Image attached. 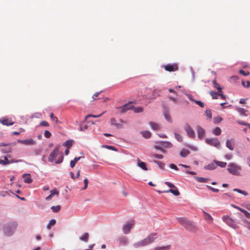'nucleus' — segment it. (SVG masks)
Listing matches in <instances>:
<instances>
[{
    "mask_svg": "<svg viewBox=\"0 0 250 250\" xmlns=\"http://www.w3.org/2000/svg\"><path fill=\"white\" fill-rule=\"evenodd\" d=\"M157 237V233H151L148 236H147L146 238L144 239V242L146 245V246L153 243L154 240Z\"/></svg>",
    "mask_w": 250,
    "mask_h": 250,
    "instance_id": "obj_6",
    "label": "nucleus"
},
{
    "mask_svg": "<svg viewBox=\"0 0 250 250\" xmlns=\"http://www.w3.org/2000/svg\"><path fill=\"white\" fill-rule=\"evenodd\" d=\"M100 92H97L93 94V95L92 96V98H93V100H95L97 99V97L99 96Z\"/></svg>",
    "mask_w": 250,
    "mask_h": 250,
    "instance_id": "obj_63",
    "label": "nucleus"
},
{
    "mask_svg": "<svg viewBox=\"0 0 250 250\" xmlns=\"http://www.w3.org/2000/svg\"><path fill=\"white\" fill-rule=\"evenodd\" d=\"M169 167L172 168V169H174L176 170H178V167L175 165V164H171L169 165Z\"/></svg>",
    "mask_w": 250,
    "mask_h": 250,
    "instance_id": "obj_61",
    "label": "nucleus"
},
{
    "mask_svg": "<svg viewBox=\"0 0 250 250\" xmlns=\"http://www.w3.org/2000/svg\"><path fill=\"white\" fill-rule=\"evenodd\" d=\"M205 168L208 170H213L215 169L216 167V164L215 163L214 161L211 163L208 164L205 166Z\"/></svg>",
    "mask_w": 250,
    "mask_h": 250,
    "instance_id": "obj_21",
    "label": "nucleus"
},
{
    "mask_svg": "<svg viewBox=\"0 0 250 250\" xmlns=\"http://www.w3.org/2000/svg\"><path fill=\"white\" fill-rule=\"evenodd\" d=\"M223 221L229 227L232 228L234 229H237L238 226L236 224V222L231 218L228 216H224L222 218Z\"/></svg>",
    "mask_w": 250,
    "mask_h": 250,
    "instance_id": "obj_4",
    "label": "nucleus"
},
{
    "mask_svg": "<svg viewBox=\"0 0 250 250\" xmlns=\"http://www.w3.org/2000/svg\"><path fill=\"white\" fill-rule=\"evenodd\" d=\"M189 153L190 152L188 150L184 149L180 152V155L182 157H186Z\"/></svg>",
    "mask_w": 250,
    "mask_h": 250,
    "instance_id": "obj_30",
    "label": "nucleus"
},
{
    "mask_svg": "<svg viewBox=\"0 0 250 250\" xmlns=\"http://www.w3.org/2000/svg\"><path fill=\"white\" fill-rule=\"evenodd\" d=\"M63 156L62 153H61L59 159L55 162L56 164H60L63 161Z\"/></svg>",
    "mask_w": 250,
    "mask_h": 250,
    "instance_id": "obj_46",
    "label": "nucleus"
},
{
    "mask_svg": "<svg viewBox=\"0 0 250 250\" xmlns=\"http://www.w3.org/2000/svg\"><path fill=\"white\" fill-rule=\"evenodd\" d=\"M151 155L153 157H154L155 158H157V159H163L164 158L163 155H162L161 154H156V153H152Z\"/></svg>",
    "mask_w": 250,
    "mask_h": 250,
    "instance_id": "obj_45",
    "label": "nucleus"
},
{
    "mask_svg": "<svg viewBox=\"0 0 250 250\" xmlns=\"http://www.w3.org/2000/svg\"><path fill=\"white\" fill-rule=\"evenodd\" d=\"M175 137L177 140L180 142L183 141V137L178 133H175Z\"/></svg>",
    "mask_w": 250,
    "mask_h": 250,
    "instance_id": "obj_43",
    "label": "nucleus"
},
{
    "mask_svg": "<svg viewBox=\"0 0 250 250\" xmlns=\"http://www.w3.org/2000/svg\"><path fill=\"white\" fill-rule=\"evenodd\" d=\"M72 144L73 141L67 140L63 144V146H66L67 148H69L72 146Z\"/></svg>",
    "mask_w": 250,
    "mask_h": 250,
    "instance_id": "obj_35",
    "label": "nucleus"
},
{
    "mask_svg": "<svg viewBox=\"0 0 250 250\" xmlns=\"http://www.w3.org/2000/svg\"><path fill=\"white\" fill-rule=\"evenodd\" d=\"M179 223L183 226L186 229L194 231H195L197 229L194 223L185 218H177Z\"/></svg>",
    "mask_w": 250,
    "mask_h": 250,
    "instance_id": "obj_1",
    "label": "nucleus"
},
{
    "mask_svg": "<svg viewBox=\"0 0 250 250\" xmlns=\"http://www.w3.org/2000/svg\"><path fill=\"white\" fill-rule=\"evenodd\" d=\"M142 135L146 138H149L151 136V133L148 131H143L141 132Z\"/></svg>",
    "mask_w": 250,
    "mask_h": 250,
    "instance_id": "obj_29",
    "label": "nucleus"
},
{
    "mask_svg": "<svg viewBox=\"0 0 250 250\" xmlns=\"http://www.w3.org/2000/svg\"><path fill=\"white\" fill-rule=\"evenodd\" d=\"M0 123L3 125L7 126L13 125L14 122L11 121V120L8 119H4L0 121Z\"/></svg>",
    "mask_w": 250,
    "mask_h": 250,
    "instance_id": "obj_19",
    "label": "nucleus"
},
{
    "mask_svg": "<svg viewBox=\"0 0 250 250\" xmlns=\"http://www.w3.org/2000/svg\"><path fill=\"white\" fill-rule=\"evenodd\" d=\"M56 220L55 219H52L51 220L49 223L47 225V228L48 229H50L51 226H54L56 224Z\"/></svg>",
    "mask_w": 250,
    "mask_h": 250,
    "instance_id": "obj_39",
    "label": "nucleus"
},
{
    "mask_svg": "<svg viewBox=\"0 0 250 250\" xmlns=\"http://www.w3.org/2000/svg\"><path fill=\"white\" fill-rule=\"evenodd\" d=\"M59 147H56L52 152L50 153L48 157V161L50 162H53L55 158L59 154Z\"/></svg>",
    "mask_w": 250,
    "mask_h": 250,
    "instance_id": "obj_7",
    "label": "nucleus"
},
{
    "mask_svg": "<svg viewBox=\"0 0 250 250\" xmlns=\"http://www.w3.org/2000/svg\"><path fill=\"white\" fill-rule=\"evenodd\" d=\"M133 106L132 105V103H129L125 104L124 105L118 107V109H120V113L123 114L125 113L129 109H132Z\"/></svg>",
    "mask_w": 250,
    "mask_h": 250,
    "instance_id": "obj_9",
    "label": "nucleus"
},
{
    "mask_svg": "<svg viewBox=\"0 0 250 250\" xmlns=\"http://www.w3.org/2000/svg\"><path fill=\"white\" fill-rule=\"evenodd\" d=\"M203 213H204V214L205 219L206 221H208V222H211L212 221L213 218L210 216V215L208 214V213L205 212V211H204Z\"/></svg>",
    "mask_w": 250,
    "mask_h": 250,
    "instance_id": "obj_27",
    "label": "nucleus"
},
{
    "mask_svg": "<svg viewBox=\"0 0 250 250\" xmlns=\"http://www.w3.org/2000/svg\"><path fill=\"white\" fill-rule=\"evenodd\" d=\"M149 125L151 126V128L153 130H155V131L159 130L161 128V126L158 124L153 122H150Z\"/></svg>",
    "mask_w": 250,
    "mask_h": 250,
    "instance_id": "obj_15",
    "label": "nucleus"
},
{
    "mask_svg": "<svg viewBox=\"0 0 250 250\" xmlns=\"http://www.w3.org/2000/svg\"><path fill=\"white\" fill-rule=\"evenodd\" d=\"M0 163L3 165L9 164V160L7 159V157L4 156L3 160H0Z\"/></svg>",
    "mask_w": 250,
    "mask_h": 250,
    "instance_id": "obj_36",
    "label": "nucleus"
},
{
    "mask_svg": "<svg viewBox=\"0 0 250 250\" xmlns=\"http://www.w3.org/2000/svg\"><path fill=\"white\" fill-rule=\"evenodd\" d=\"M133 225H134V223L127 224L125 225L123 228V230L124 233H125V234L128 233L130 232V229H131V228L132 227V226H133Z\"/></svg>",
    "mask_w": 250,
    "mask_h": 250,
    "instance_id": "obj_13",
    "label": "nucleus"
},
{
    "mask_svg": "<svg viewBox=\"0 0 250 250\" xmlns=\"http://www.w3.org/2000/svg\"><path fill=\"white\" fill-rule=\"evenodd\" d=\"M233 208H237V209H238L239 210H240V211L243 212L245 216L248 218H250V213L248 212L247 210L243 209V208H240V207L236 206V205H231Z\"/></svg>",
    "mask_w": 250,
    "mask_h": 250,
    "instance_id": "obj_18",
    "label": "nucleus"
},
{
    "mask_svg": "<svg viewBox=\"0 0 250 250\" xmlns=\"http://www.w3.org/2000/svg\"><path fill=\"white\" fill-rule=\"evenodd\" d=\"M205 114L206 116L210 120H211L212 118V114L211 111L209 109H207Z\"/></svg>",
    "mask_w": 250,
    "mask_h": 250,
    "instance_id": "obj_44",
    "label": "nucleus"
},
{
    "mask_svg": "<svg viewBox=\"0 0 250 250\" xmlns=\"http://www.w3.org/2000/svg\"><path fill=\"white\" fill-rule=\"evenodd\" d=\"M238 111L242 115H245L246 110L243 108H239L237 109Z\"/></svg>",
    "mask_w": 250,
    "mask_h": 250,
    "instance_id": "obj_56",
    "label": "nucleus"
},
{
    "mask_svg": "<svg viewBox=\"0 0 250 250\" xmlns=\"http://www.w3.org/2000/svg\"><path fill=\"white\" fill-rule=\"evenodd\" d=\"M22 161V160H16V159H12L9 160V164L14 163H18V162H21Z\"/></svg>",
    "mask_w": 250,
    "mask_h": 250,
    "instance_id": "obj_58",
    "label": "nucleus"
},
{
    "mask_svg": "<svg viewBox=\"0 0 250 250\" xmlns=\"http://www.w3.org/2000/svg\"><path fill=\"white\" fill-rule=\"evenodd\" d=\"M51 208L54 212H58L61 209V206L59 205L52 206Z\"/></svg>",
    "mask_w": 250,
    "mask_h": 250,
    "instance_id": "obj_38",
    "label": "nucleus"
},
{
    "mask_svg": "<svg viewBox=\"0 0 250 250\" xmlns=\"http://www.w3.org/2000/svg\"><path fill=\"white\" fill-rule=\"evenodd\" d=\"M50 195L53 196L54 195H58L59 194V192L57 191L56 189L51 190L50 191Z\"/></svg>",
    "mask_w": 250,
    "mask_h": 250,
    "instance_id": "obj_50",
    "label": "nucleus"
},
{
    "mask_svg": "<svg viewBox=\"0 0 250 250\" xmlns=\"http://www.w3.org/2000/svg\"><path fill=\"white\" fill-rule=\"evenodd\" d=\"M213 84L214 87L216 88L218 90V92H222V88L219 86V84L216 82L215 80L213 82Z\"/></svg>",
    "mask_w": 250,
    "mask_h": 250,
    "instance_id": "obj_37",
    "label": "nucleus"
},
{
    "mask_svg": "<svg viewBox=\"0 0 250 250\" xmlns=\"http://www.w3.org/2000/svg\"><path fill=\"white\" fill-rule=\"evenodd\" d=\"M110 122H111V125H112L115 126L117 128H121L123 127V126L121 124H118L116 123V120L114 118L111 119Z\"/></svg>",
    "mask_w": 250,
    "mask_h": 250,
    "instance_id": "obj_20",
    "label": "nucleus"
},
{
    "mask_svg": "<svg viewBox=\"0 0 250 250\" xmlns=\"http://www.w3.org/2000/svg\"><path fill=\"white\" fill-rule=\"evenodd\" d=\"M218 93H219V92H214V91H211L210 92V94L212 97V98L213 99H218Z\"/></svg>",
    "mask_w": 250,
    "mask_h": 250,
    "instance_id": "obj_42",
    "label": "nucleus"
},
{
    "mask_svg": "<svg viewBox=\"0 0 250 250\" xmlns=\"http://www.w3.org/2000/svg\"><path fill=\"white\" fill-rule=\"evenodd\" d=\"M137 166L140 167L143 170H147L146 163L140 161L139 158H137Z\"/></svg>",
    "mask_w": 250,
    "mask_h": 250,
    "instance_id": "obj_17",
    "label": "nucleus"
},
{
    "mask_svg": "<svg viewBox=\"0 0 250 250\" xmlns=\"http://www.w3.org/2000/svg\"><path fill=\"white\" fill-rule=\"evenodd\" d=\"M234 140L233 139L227 140L226 142V146L231 150H233L234 148Z\"/></svg>",
    "mask_w": 250,
    "mask_h": 250,
    "instance_id": "obj_12",
    "label": "nucleus"
},
{
    "mask_svg": "<svg viewBox=\"0 0 250 250\" xmlns=\"http://www.w3.org/2000/svg\"><path fill=\"white\" fill-rule=\"evenodd\" d=\"M215 163L216 164V167L219 166L221 167H225L227 166V163L224 162H220L218 161H214Z\"/></svg>",
    "mask_w": 250,
    "mask_h": 250,
    "instance_id": "obj_33",
    "label": "nucleus"
},
{
    "mask_svg": "<svg viewBox=\"0 0 250 250\" xmlns=\"http://www.w3.org/2000/svg\"><path fill=\"white\" fill-rule=\"evenodd\" d=\"M223 119L222 117L218 116L214 117L213 119V122L214 124H218L222 121Z\"/></svg>",
    "mask_w": 250,
    "mask_h": 250,
    "instance_id": "obj_40",
    "label": "nucleus"
},
{
    "mask_svg": "<svg viewBox=\"0 0 250 250\" xmlns=\"http://www.w3.org/2000/svg\"><path fill=\"white\" fill-rule=\"evenodd\" d=\"M118 240L120 242V245L122 246L126 245L128 242L127 239L125 237H121L119 238Z\"/></svg>",
    "mask_w": 250,
    "mask_h": 250,
    "instance_id": "obj_24",
    "label": "nucleus"
},
{
    "mask_svg": "<svg viewBox=\"0 0 250 250\" xmlns=\"http://www.w3.org/2000/svg\"><path fill=\"white\" fill-rule=\"evenodd\" d=\"M158 192H159V193L171 192V193H172L173 194H174L175 196H178L180 194V192H179V191L177 189L174 190V189H168L167 191H163V192H161V191H158Z\"/></svg>",
    "mask_w": 250,
    "mask_h": 250,
    "instance_id": "obj_25",
    "label": "nucleus"
},
{
    "mask_svg": "<svg viewBox=\"0 0 250 250\" xmlns=\"http://www.w3.org/2000/svg\"><path fill=\"white\" fill-rule=\"evenodd\" d=\"M164 68L169 72L175 71L178 69V66L177 63L167 64L165 65Z\"/></svg>",
    "mask_w": 250,
    "mask_h": 250,
    "instance_id": "obj_8",
    "label": "nucleus"
},
{
    "mask_svg": "<svg viewBox=\"0 0 250 250\" xmlns=\"http://www.w3.org/2000/svg\"><path fill=\"white\" fill-rule=\"evenodd\" d=\"M198 105H199L200 107H203L204 106V104L203 102L200 101H194Z\"/></svg>",
    "mask_w": 250,
    "mask_h": 250,
    "instance_id": "obj_59",
    "label": "nucleus"
},
{
    "mask_svg": "<svg viewBox=\"0 0 250 250\" xmlns=\"http://www.w3.org/2000/svg\"><path fill=\"white\" fill-rule=\"evenodd\" d=\"M170 246L169 245L162 247H156L154 248V250H169Z\"/></svg>",
    "mask_w": 250,
    "mask_h": 250,
    "instance_id": "obj_31",
    "label": "nucleus"
},
{
    "mask_svg": "<svg viewBox=\"0 0 250 250\" xmlns=\"http://www.w3.org/2000/svg\"><path fill=\"white\" fill-rule=\"evenodd\" d=\"M197 129L198 137L200 139L203 138L205 133V130L200 126H198Z\"/></svg>",
    "mask_w": 250,
    "mask_h": 250,
    "instance_id": "obj_14",
    "label": "nucleus"
},
{
    "mask_svg": "<svg viewBox=\"0 0 250 250\" xmlns=\"http://www.w3.org/2000/svg\"><path fill=\"white\" fill-rule=\"evenodd\" d=\"M40 125L43 126H49V124L45 121H42L41 122Z\"/></svg>",
    "mask_w": 250,
    "mask_h": 250,
    "instance_id": "obj_53",
    "label": "nucleus"
},
{
    "mask_svg": "<svg viewBox=\"0 0 250 250\" xmlns=\"http://www.w3.org/2000/svg\"><path fill=\"white\" fill-rule=\"evenodd\" d=\"M146 245L144 242V239L141 241H139V242H136L135 243H134L133 244V247L135 248H139V247H144V246H146Z\"/></svg>",
    "mask_w": 250,
    "mask_h": 250,
    "instance_id": "obj_22",
    "label": "nucleus"
},
{
    "mask_svg": "<svg viewBox=\"0 0 250 250\" xmlns=\"http://www.w3.org/2000/svg\"><path fill=\"white\" fill-rule=\"evenodd\" d=\"M22 177L24 178L23 181L25 183L30 184L32 182V179H31L30 174H24L22 175Z\"/></svg>",
    "mask_w": 250,
    "mask_h": 250,
    "instance_id": "obj_16",
    "label": "nucleus"
},
{
    "mask_svg": "<svg viewBox=\"0 0 250 250\" xmlns=\"http://www.w3.org/2000/svg\"><path fill=\"white\" fill-rule=\"evenodd\" d=\"M239 72L240 74L244 76H248L250 74L249 72H246L242 69L240 70Z\"/></svg>",
    "mask_w": 250,
    "mask_h": 250,
    "instance_id": "obj_57",
    "label": "nucleus"
},
{
    "mask_svg": "<svg viewBox=\"0 0 250 250\" xmlns=\"http://www.w3.org/2000/svg\"><path fill=\"white\" fill-rule=\"evenodd\" d=\"M165 184L167 186H168L169 187H170L171 188H175V186L173 184H172L169 182H165Z\"/></svg>",
    "mask_w": 250,
    "mask_h": 250,
    "instance_id": "obj_60",
    "label": "nucleus"
},
{
    "mask_svg": "<svg viewBox=\"0 0 250 250\" xmlns=\"http://www.w3.org/2000/svg\"><path fill=\"white\" fill-rule=\"evenodd\" d=\"M223 92H219L218 96H220L222 99L225 100L226 99V96L223 94Z\"/></svg>",
    "mask_w": 250,
    "mask_h": 250,
    "instance_id": "obj_62",
    "label": "nucleus"
},
{
    "mask_svg": "<svg viewBox=\"0 0 250 250\" xmlns=\"http://www.w3.org/2000/svg\"><path fill=\"white\" fill-rule=\"evenodd\" d=\"M102 114H103V113H102L101 114H99V115H92V114H88V115H87L85 117V120H87L89 117H94V118H98V117H101Z\"/></svg>",
    "mask_w": 250,
    "mask_h": 250,
    "instance_id": "obj_51",
    "label": "nucleus"
},
{
    "mask_svg": "<svg viewBox=\"0 0 250 250\" xmlns=\"http://www.w3.org/2000/svg\"><path fill=\"white\" fill-rule=\"evenodd\" d=\"M164 115L165 119L169 123H171L172 122V120L171 117L169 113V112L167 111H165L164 112Z\"/></svg>",
    "mask_w": 250,
    "mask_h": 250,
    "instance_id": "obj_23",
    "label": "nucleus"
},
{
    "mask_svg": "<svg viewBox=\"0 0 250 250\" xmlns=\"http://www.w3.org/2000/svg\"><path fill=\"white\" fill-rule=\"evenodd\" d=\"M17 224L16 223H11L7 224L4 228L3 231L5 234L7 236L12 235L16 229Z\"/></svg>",
    "mask_w": 250,
    "mask_h": 250,
    "instance_id": "obj_3",
    "label": "nucleus"
},
{
    "mask_svg": "<svg viewBox=\"0 0 250 250\" xmlns=\"http://www.w3.org/2000/svg\"><path fill=\"white\" fill-rule=\"evenodd\" d=\"M221 129L219 127H216L213 131V133L214 135L218 136L221 133Z\"/></svg>",
    "mask_w": 250,
    "mask_h": 250,
    "instance_id": "obj_34",
    "label": "nucleus"
},
{
    "mask_svg": "<svg viewBox=\"0 0 250 250\" xmlns=\"http://www.w3.org/2000/svg\"><path fill=\"white\" fill-rule=\"evenodd\" d=\"M1 151L3 153H8V152H10L11 151V148H7V149H1Z\"/></svg>",
    "mask_w": 250,
    "mask_h": 250,
    "instance_id": "obj_64",
    "label": "nucleus"
},
{
    "mask_svg": "<svg viewBox=\"0 0 250 250\" xmlns=\"http://www.w3.org/2000/svg\"><path fill=\"white\" fill-rule=\"evenodd\" d=\"M196 180L197 181L200 183H207L208 181V179L203 177H196Z\"/></svg>",
    "mask_w": 250,
    "mask_h": 250,
    "instance_id": "obj_32",
    "label": "nucleus"
},
{
    "mask_svg": "<svg viewBox=\"0 0 250 250\" xmlns=\"http://www.w3.org/2000/svg\"><path fill=\"white\" fill-rule=\"evenodd\" d=\"M206 142L208 144L215 146L217 148H220L221 147L220 143L217 138H213L207 139Z\"/></svg>",
    "mask_w": 250,
    "mask_h": 250,
    "instance_id": "obj_5",
    "label": "nucleus"
},
{
    "mask_svg": "<svg viewBox=\"0 0 250 250\" xmlns=\"http://www.w3.org/2000/svg\"><path fill=\"white\" fill-rule=\"evenodd\" d=\"M185 130L187 132L188 135L190 138H194L195 137V132L193 131V130L191 128L190 126L188 124H187L185 126Z\"/></svg>",
    "mask_w": 250,
    "mask_h": 250,
    "instance_id": "obj_10",
    "label": "nucleus"
},
{
    "mask_svg": "<svg viewBox=\"0 0 250 250\" xmlns=\"http://www.w3.org/2000/svg\"><path fill=\"white\" fill-rule=\"evenodd\" d=\"M89 238V234L85 232L82 236L80 237V239L84 242H87Z\"/></svg>",
    "mask_w": 250,
    "mask_h": 250,
    "instance_id": "obj_26",
    "label": "nucleus"
},
{
    "mask_svg": "<svg viewBox=\"0 0 250 250\" xmlns=\"http://www.w3.org/2000/svg\"><path fill=\"white\" fill-rule=\"evenodd\" d=\"M44 135L46 138H49L51 136V134L49 131L45 130L44 133Z\"/></svg>",
    "mask_w": 250,
    "mask_h": 250,
    "instance_id": "obj_55",
    "label": "nucleus"
},
{
    "mask_svg": "<svg viewBox=\"0 0 250 250\" xmlns=\"http://www.w3.org/2000/svg\"><path fill=\"white\" fill-rule=\"evenodd\" d=\"M233 190L234 191H237V192H239L240 193L243 194H244L245 196L248 195V193L247 192H246L245 191H243V190H242L241 189H238V188H234L233 189Z\"/></svg>",
    "mask_w": 250,
    "mask_h": 250,
    "instance_id": "obj_47",
    "label": "nucleus"
},
{
    "mask_svg": "<svg viewBox=\"0 0 250 250\" xmlns=\"http://www.w3.org/2000/svg\"><path fill=\"white\" fill-rule=\"evenodd\" d=\"M18 142L25 145H32L36 144V141L32 139L18 140Z\"/></svg>",
    "mask_w": 250,
    "mask_h": 250,
    "instance_id": "obj_11",
    "label": "nucleus"
},
{
    "mask_svg": "<svg viewBox=\"0 0 250 250\" xmlns=\"http://www.w3.org/2000/svg\"><path fill=\"white\" fill-rule=\"evenodd\" d=\"M242 84L244 87L248 88L250 86V82L246 81V82H245L244 81H242Z\"/></svg>",
    "mask_w": 250,
    "mask_h": 250,
    "instance_id": "obj_49",
    "label": "nucleus"
},
{
    "mask_svg": "<svg viewBox=\"0 0 250 250\" xmlns=\"http://www.w3.org/2000/svg\"><path fill=\"white\" fill-rule=\"evenodd\" d=\"M241 169V166L235 163H231L228 165V170L232 175H240Z\"/></svg>",
    "mask_w": 250,
    "mask_h": 250,
    "instance_id": "obj_2",
    "label": "nucleus"
},
{
    "mask_svg": "<svg viewBox=\"0 0 250 250\" xmlns=\"http://www.w3.org/2000/svg\"><path fill=\"white\" fill-rule=\"evenodd\" d=\"M50 117L53 122L56 123H57L59 122L58 118L54 116L53 113H51L50 114Z\"/></svg>",
    "mask_w": 250,
    "mask_h": 250,
    "instance_id": "obj_48",
    "label": "nucleus"
},
{
    "mask_svg": "<svg viewBox=\"0 0 250 250\" xmlns=\"http://www.w3.org/2000/svg\"><path fill=\"white\" fill-rule=\"evenodd\" d=\"M207 188L214 192H218L219 190L217 188H213L209 186H207Z\"/></svg>",
    "mask_w": 250,
    "mask_h": 250,
    "instance_id": "obj_52",
    "label": "nucleus"
},
{
    "mask_svg": "<svg viewBox=\"0 0 250 250\" xmlns=\"http://www.w3.org/2000/svg\"><path fill=\"white\" fill-rule=\"evenodd\" d=\"M162 146L165 148H171L172 147V144L169 142H161Z\"/></svg>",
    "mask_w": 250,
    "mask_h": 250,
    "instance_id": "obj_28",
    "label": "nucleus"
},
{
    "mask_svg": "<svg viewBox=\"0 0 250 250\" xmlns=\"http://www.w3.org/2000/svg\"><path fill=\"white\" fill-rule=\"evenodd\" d=\"M133 111L135 113H141L143 111V108L141 106L137 107L133 109Z\"/></svg>",
    "mask_w": 250,
    "mask_h": 250,
    "instance_id": "obj_41",
    "label": "nucleus"
},
{
    "mask_svg": "<svg viewBox=\"0 0 250 250\" xmlns=\"http://www.w3.org/2000/svg\"><path fill=\"white\" fill-rule=\"evenodd\" d=\"M84 186L83 188V189H86L87 188L88 183V180L87 178H85L83 180Z\"/></svg>",
    "mask_w": 250,
    "mask_h": 250,
    "instance_id": "obj_54",
    "label": "nucleus"
}]
</instances>
